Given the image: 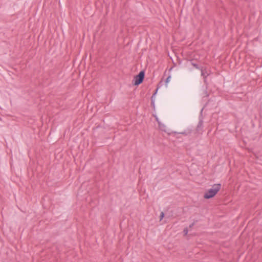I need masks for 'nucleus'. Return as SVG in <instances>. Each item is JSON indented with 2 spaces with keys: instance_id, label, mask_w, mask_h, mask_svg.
I'll list each match as a JSON object with an SVG mask.
<instances>
[{
  "instance_id": "nucleus-11",
  "label": "nucleus",
  "mask_w": 262,
  "mask_h": 262,
  "mask_svg": "<svg viewBox=\"0 0 262 262\" xmlns=\"http://www.w3.org/2000/svg\"><path fill=\"white\" fill-rule=\"evenodd\" d=\"M194 224H195V223H194V222L192 223L191 224H190V225H189V227L190 228H192V227L194 226Z\"/></svg>"
},
{
  "instance_id": "nucleus-9",
  "label": "nucleus",
  "mask_w": 262,
  "mask_h": 262,
  "mask_svg": "<svg viewBox=\"0 0 262 262\" xmlns=\"http://www.w3.org/2000/svg\"><path fill=\"white\" fill-rule=\"evenodd\" d=\"M164 216V213L163 212H161L160 213V221H161L163 219Z\"/></svg>"
},
{
  "instance_id": "nucleus-7",
  "label": "nucleus",
  "mask_w": 262,
  "mask_h": 262,
  "mask_svg": "<svg viewBox=\"0 0 262 262\" xmlns=\"http://www.w3.org/2000/svg\"><path fill=\"white\" fill-rule=\"evenodd\" d=\"M201 71V75L203 76L205 78H206L207 76L205 75V73L204 72V70L203 69V68H201V69H200Z\"/></svg>"
},
{
  "instance_id": "nucleus-4",
  "label": "nucleus",
  "mask_w": 262,
  "mask_h": 262,
  "mask_svg": "<svg viewBox=\"0 0 262 262\" xmlns=\"http://www.w3.org/2000/svg\"><path fill=\"white\" fill-rule=\"evenodd\" d=\"M174 134H180L184 135L185 136H188L191 134V130H189L186 132H179V133L175 132H174Z\"/></svg>"
},
{
  "instance_id": "nucleus-8",
  "label": "nucleus",
  "mask_w": 262,
  "mask_h": 262,
  "mask_svg": "<svg viewBox=\"0 0 262 262\" xmlns=\"http://www.w3.org/2000/svg\"><path fill=\"white\" fill-rule=\"evenodd\" d=\"M171 78V76L169 75L166 79L165 80V84H166L170 80V79Z\"/></svg>"
},
{
  "instance_id": "nucleus-10",
  "label": "nucleus",
  "mask_w": 262,
  "mask_h": 262,
  "mask_svg": "<svg viewBox=\"0 0 262 262\" xmlns=\"http://www.w3.org/2000/svg\"><path fill=\"white\" fill-rule=\"evenodd\" d=\"M183 232L184 233V234L186 235L188 234V229L187 228H185L184 230H183Z\"/></svg>"
},
{
  "instance_id": "nucleus-6",
  "label": "nucleus",
  "mask_w": 262,
  "mask_h": 262,
  "mask_svg": "<svg viewBox=\"0 0 262 262\" xmlns=\"http://www.w3.org/2000/svg\"><path fill=\"white\" fill-rule=\"evenodd\" d=\"M203 120H200L198 123V124L197 125V128H201V127H203Z\"/></svg>"
},
{
  "instance_id": "nucleus-5",
  "label": "nucleus",
  "mask_w": 262,
  "mask_h": 262,
  "mask_svg": "<svg viewBox=\"0 0 262 262\" xmlns=\"http://www.w3.org/2000/svg\"><path fill=\"white\" fill-rule=\"evenodd\" d=\"M191 62V65H192L195 68L197 69H201V68H200L198 64H196V63H194L193 62V60H191L190 61Z\"/></svg>"
},
{
  "instance_id": "nucleus-1",
  "label": "nucleus",
  "mask_w": 262,
  "mask_h": 262,
  "mask_svg": "<svg viewBox=\"0 0 262 262\" xmlns=\"http://www.w3.org/2000/svg\"><path fill=\"white\" fill-rule=\"evenodd\" d=\"M221 188V184H215L212 187L207 190L204 195V198L209 199L214 197Z\"/></svg>"
},
{
  "instance_id": "nucleus-2",
  "label": "nucleus",
  "mask_w": 262,
  "mask_h": 262,
  "mask_svg": "<svg viewBox=\"0 0 262 262\" xmlns=\"http://www.w3.org/2000/svg\"><path fill=\"white\" fill-rule=\"evenodd\" d=\"M145 72L144 71H141L140 73L134 77V82L133 84L135 85H139L141 84L144 78Z\"/></svg>"
},
{
  "instance_id": "nucleus-3",
  "label": "nucleus",
  "mask_w": 262,
  "mask_h": 262,
  "mask_svg": "<svg viewBox=\"0 0 262 262\" xmlns=\"http://www.w3.org/2000/svg\"><path fill=\"white\" fill-rule=\"evenodd\" d=\"M162 81H161L158 84V87L156 89L155 93L153 94V95H152L151 97V103L153 104V105L154 106V97L156 95V94H157V92H158V89H159V85L160 84H161L162 83Z\"/></svg>"
}]
</instances>
